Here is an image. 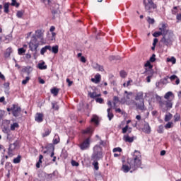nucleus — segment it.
<instances>
[{"mask_svg": "<svg viewBox=\"0 0 181 181\" xmlns=\"http://www.w3.org/2000/svg\"><path fill=\"white\" fill-rule=\"evenodd\" d=\"M127 163L129 164V166L123 165L122 168V170H123L124 173H128L130 169H132V170H136V169L140 168L142 164V161H141V153L136 150L134 151L132 158L127 159Z\"/></svg>", "mask_w": 181, "mask_h": 181, "instance_id": "f257e3e1", "label": "nucleus"}, {"mask_svg": "<svg viewBox=\"0 0 181 181\" xmlns=\"http://www.w3.org/2000/svg\"><path fill=\"white\" fill-rule=\"evenodd\" d=\"M174 36L175 35H173V32L167 29L166 32L163 33V35L160 40V42L165 46H172L174 40Z\"/></svg>", "mask_w": 181, "mask_h": 181, "instance_id": "f03ea898", "label": "nucleus"}, {"mask_svg": "<svg viewBox=\"0 0 181 181\" xmlns=\"http://www.w3.org/2000/svg\"><path fill=\"white\" fill-rule=\"evenodd\" d=\"M143 4L147 13H153L158 9V5L153 0H144Z\"/></svg>", "mask_w": 181, "mask_h": 181, "instance_id": "7ed1b4c3", "label": "nucleus"}, {"mask_svg": "<svg viewBox=\"0 0 181 181\" xmlns=\"http://www.w3.org/2000/svg\"><path fill=\"white\" fill-rule=\"evenodd\" d=\"M28 45L30 50L31 52H34V59H37V47H39L40 44L39 42H37V39H36V37L33 36Z\"/></svg>", "mask_w": 181, "mask_h": 181, "instance_id": "20e7f679", "label": "nucleus"}, {"mask_svg": "<svg viewBox=\"0 0 181 181\" xmlns=\"http://www.w3.org/2000/svg\"><path fill=\"white\" fill-rule=\"evenodd\" d=\"M100 159H103V148L99 145H96L93 148L91 160H100Z\"/></svg>", "mask_w": 181, "mask_h": 181, "instance_id": "39448f33", "label": "nucleus"}, {"mask_svg": "<svg viewBox=\"0 0 181 181\" xmlns=\"http://www.w3.org/2000/svg\"><path fill=\"white\" fill-rule=\"evenodd\" d=\"M132 92L125 90L124 97L122 98V103H123V104H127V105H133V104H135V100H132Z\"/></svg>", "mask_w": 181, "mask_h": 181, "instance_id": "423d86ee", "label": "nucleus"}, {"mask_svg": "<svg viewBox=\"0 0 181 181\" xmlns=\"http://www.w3.org/2000/svg\"><path fill=\"white\" fill-rule=\"evenodd\" d=\"M136 101H139L140 103H135V105L139 108V110H141L143 111V110H145V104L144 103V93L139 92L136 94V96L135 98Z\"/></svg>", "mask_w": 181, "mask_h": 181, "instance_id": "0eeeda50", "label": "nucleus"}, {"mask_svg": "<svg viewBox=\"0 0 181 181\" xmlns=\"http://www.w3.org/2000/svg\"><path fill=\"white\" fill-rule=\"evenodd\" d=\"M159 30L160 31L155 32L153 34V36L154 37H159V36H163V33H165L168 30V25L162 23L161 26H160L159 28Z\"/></svg>", "mask_w": 181, "mask_h": 181, "instance_id": "6e6552de", "label": "nucleus"}, {"mask_svg": "<svg viewBox=\"0 0 181 181\" xmlns=\"http://www.w3.org/2000/svg\"><path fill=\"white\" fill-rule=\"evenodd\" d=\"M81 151H86L90 148V138L85 139L81 144L78 145Z\"/></svg>", "mask_w": 181, "mask_h": 181, "instance_id": "1a4fd4ad", "label": "nucleus"}, {"mask_svg": "<svg viewBox=\"0 0 181 181\" xmlns=\"http://www.w3.org/2000/svg\"><path fill=\"white\" fill-rule=\"evenodd\" d=\"M18 145H19V143L18 141H15L13 144L9 145L8 151V156H13V151L16 149Z\"/></svg>", "mask_w": 181, "mask_h": 181, "instance_id": "9d476101", "label": "nucleus"}, {"mask_svg": "<svg viewBox=\"0 0 181 181\" xmlns=\"http://www.w3.org/2000/svg\"><path fill=\"white\" fill-rule=\"evenodd\" d=\"M22 109H21V107L13 105V117H19V115L21 114V111Z\"/></svg>", "mask_w": 181, "mask_h": 181, "instance_id": "9b49d317", "label": "nucleus"}, {"mask_svg": "<svg viewBox=\"0 0 181 181\" xmlns=\"http://www.w3.org/2000/svg\"><path fill=\"white\" fill-rule=\"evenodd\" d=\"M91 81L93 83H95V84H98V83L101 81V75H100L99 74H96L95 76V78H91Z\"/></svg>", "mask_w": 181, "mask_h": 181, "instance_id": "f8f14e48", "label": "nucleus"}, {"mask_svg": "<svg viewBox=\"0 0 181 181\" xmlns=\"http://www.w3.org/2000/svg\"><path fill=\"white\" fill-rule=\"evenodd\" d=\"M35 119L37 122H43V114L37 113L35 115Z\"/></svg>", "mask_w": 181, "mask_h": 181, "instance_id": "ddd939ff", "label": "nucleus"}, {"mask_svg": "<svg viewBox=\"0 0 181 181\" xmlns=\"http://www.w3.org/2000/svg\"><path fill=\"white\" fill-rule=\"evenodd\" d=\"M144 132L146 134H151V126H149V123H146L143 128Z\"/></svg>", "mask_w": 181, "mask_h": 181, "instance_id": "4468645a", "label": "nucleus"}, {"mask_svg": "<svg viewBox=\"0 0 181 181\" xmlns=\"http://www.w3.org/2000/svg\"><path fill=\"white\" fill-rule=\"evenodd\" d=\"M47 50H52V47L50 45H46L45 47H42L40 51V54L43 56V54H45Z\"/></svg>", "mask_w": 181, "mask_h": 181, "instance_id": "2eb2a0df", "label": "nucleus"}, {"mask_svg": "<svg viewBox=\"0 0 181 181\" xmlns=\"http://www.w3.org/2000/svg\"><path fill=\"white\" fill-rule=\"evenodd\" d=\"M93 67L98 71H104V67L98 64H93Z\"/></svg>", "mask_w": 181, "mask_h": 181, "instance_id": "dca6fc26", "label": "nucleus"}, {"mask_svg": "<svg viewBox=\"0 0 181 181\" xmlns=\"http://www.w3.org/2000/svg\"><path fill=\"white\" fill-rule=\"evenodd\" d=\"M123 139L125 142H129V144L134 142V137H129V135L124 136Z\"/></svg>", "mask_w": 181, "mask_h": 181, "instance_id": "f3484780", "label": "nucleus"}, {"mask_svg": "<svg viewBox=\"0 0 181 181\" xmlns=\"http://www.w3.org/2000/svg\"><path fill=\"white\" fill-rule=\"evenodd\" d=\"M107 117L109 118V121H111L114 118V114L111 112V107H109L107 110Z\"/></svg>", "mask_w": 181, "mask_h": 181, "instance_id": "a211bd4d", "label": "nucleus"}, {"mask_svg": "<svg viewBox=\"0 0 181 181\" xmlns=\"http://www.w3.org/2000/svg\"><path fill=\"white\" fill-rule=\"evenodd\" d=\"M165 105L167 108V110H170L172 108L173 103H172V100H167L165 102Z\"/></svg>", "mask_w": 181, "mask_h": 181, "instance_id": "6ab92c4d", "label": "nucleus"}, {"mask_svg": "<svg viewBox=\"0 0 181 181\" xmlns=\"http://www.w3.org/2000/svg\"><path fill=\"white\" fill-rule=\"evenodd\" d=\"M172 118H173V115L171 113H168L165 115L164 120L165 122H168V121H170Z\"/></svg>", "mask_w": 181, "mask_h": 181, "instance_id": "aec40b11", "label": "nucleus"}, {"mask_svg": "<svg viewBox=\"0 0 181 181\" xmlns=\"http://www.w3.org/2000/svg\"><path fill=\"white\" fill-rule=\"evenodd\" d=\"M36 37L38 39H43V33L41 30H37L35 31Z\"/></svg>", "mask_w": 181, "mask_h": 181, "instance_id": "412c9836", "label": "nucleus"}, {"mask_svg": "<svg viewBox=\"0 0 181 181\" xmlns=\"http://www.w3.org/2000/svg\"><path fill=\"white\" fill-rule=\"evenodd\" d=\"M93 161L92 165L94 166V169L95 170H98L100 169V167L98 166V160H91Z\"/></svg>", "mask_w": 181, "mask_h": 181, "instance_id": "4be33fe9", "label": "nucleus"}, {"mask_svg": "<svg viewBox=\"0 0 181 181\" xmlns=\"http://www.w3.org/2000/svg\"><path fill=\"white\" fill-rule=\"evenodd\" d=\"M51 51L54 54H57L59 53V46L57 45L53 46L52 47H51Z\"/></svg>", "mask_w": 181, "mask_h": 181, "instance_id": "5701e85b", "label": "nucleus"}, {"mask_svg": "<svg viewBox=\"0 0 181 181\" xmlns=\"http://www.w3.org/2000/svg\"><path fill=\"white\" fill-rule=\"evenodd\" d=\"M9 3H5L4 4V13H9Z\"/></svg>", "mask_w": 181, "mask_h": 181, "instance_id": "b1692460", "label": "nucleus"}, {"mask_svg": "<svg viewBox=\"0 0 181 181\" xmlns=\"http://www.w3.org/2000/svg\"><path fill=\"white\" fill-rule=\"evenodd\" d=\"M88 95L89 97H90V98H95V97H100L101 94H97V93L95 92H93V93L90 92L88 93Z\"/></svg>", "mask_w": 181, "mask_h": 181, "instance_id": "393cba45", "label": "nucleus"}, {"mask_svg": "<svg viewBox=\"0 0 181 181\" xmlns=\"http://www.w3.org/2000/svg\"><path fill=\"white\" fill-rule=\"evenodd\" d=\"M12 53V48L8 47L6 49L5 52V57H9L11 56V54Z\"/></svg>", "mask_w": 181, "mask_h": 181, "instance_id": "a878e982", "label": "nucleus"}, {"mask_svg": "<svg viewBox=\"0 0 181 181\" xmlns=\"http://www.w3.org/2000/svg\"><path fill=\"white\" fill-rule=\"evenodd\" d=\"M16 128H19V124L15 122V123L11 124V127H10L11 131H15V129H16Z\"/></svg>", "mask_w": 181, "mask_h": 181, "instance_id": "bb28decb", "label": "nucleus"}, {"mask_svg": "<svg viewBox=\"0 0 181 181\" xmlns=\"http://www.w3.org/2000/svg\"><path fill=\"white\" fill-rule=\"evenodd\" d=\"M38 69H40V70H46L47 66L45 65V62H42L38 64Z\"/></svg>", "mask_w": 181, "mask_h": 181, "instance_id": "cd10ccee", "label": "nucleus"}, {"mask_svg": "<svg viewBox=\"0 0 181 181\" xmlns=\"http://www.w3.org/2000/svg\"><path fill=\"white\" fill-rule=\"evenodd\" d=\"M118 103H119V98H118V96H114L113 105H114L115 108V107H117V104H118Z\"/></svg>", "mask_w": 181, "mask_h": 181, "instance_id": "c85d7f7f", "label": "nucleus"}, {"mask_svg": "<svg viewBox=\"0 0 181 181\" xmlns=\"http://www.w3.org/2000/svg\"><path fill=\"white\" fill-rule=\"evenodd\" d=\"M60 142V139L59 138V136L55 135L53 139V144L57 145Z\"/></svg>", "mask_w": 181, "mask_h": 181, "instance_id": "c756f323", "label": "nucleus"}, {"mask_svg": "<svg viewBox=\"0 0 181 181\" xmlns=\"http://www.w3.org/2000/svg\"><path fill=\"white\" fill-rule=\"evenodd\" d=\"M51 93L56 97L59 94V88H54L51 89Z\"/></svg>", "mask_w": 181, "mask_h": 181, "instance_id": "7c9ffc66", "label": "nucleus"}, {"mask_svg": "<svg viewBox=\"0 0 181 181\" xmlns=\"http://www.w3.org/2000/svg\"><path fill=\"white\" fill-rule=\"evenodd\" d=\"M50 132H52V130L50 129H47L45 132L42 134V137L45 138L46 136H49V135H50Z\"/></svg>", "mask_w": 181, "mask_h": 181, "instance_id": "2f4dec72", "label": "nucleus"}, {"mask_svg": "<svg viewBox=\"0 0 181 181\" xmlns=\"http://www.w3.org/2000/svg\"><path fill=\"white\" fill-rule=\"evenodd\" d=\"M91 132H93V127H88L83 131V134H91Z\"/></svg>", "mask_w": 181, "mask_h": 181, "instance_id": "473e14b6", "label": "nucleus"}, {"mask_svg": "<svg viewBox=\"0 0 181 181\" xmlns=\"http://www.w3.org/2000/svg\"><path fill=\"white\" fill-rule=\"evenodd\" d=\"M18 53L20 56H22V54H23V53H26V49L25 48H19L18 49Z\"/></svg>", "mask_w": 181, "mask_h": 181, "instance_id": "72a5a7b5", "label": "nucleus"}, {"mask_svg": "<svg viewBox=\"0 0 181 181\" xmlns=\"http://www.w3.org/2000/svg\"><path fill=\"white\" fill-rule=\"evenodd\" d=\"M119 74H120V77H122V78H125V77H127V76H128V74H127V72L124 70L120 71Z\"/></svg>", "mask_w": 181, "mask_h": 181, "instance_id": "f704fd0d", "label": "nucleus"}, {"mask_svg": "<svg viewBox=\"0 0 181 181\" xmlns=\"http://www.w3.org/2000/svg\"><path fill=\"white\" fill-rule=\"evenodd\" d=\"M172 95H173V93H172L171 91L165 93V95H164V98L165 100H169V97H172Z\"/></svg>", "mask_w": 181, "mask_h": 181, "instance_id": "c9c22d12", "label": "nucleus"}, {"mask_svg": "<svg viewBox=\"0 0 181 181\" xmlns=\"http://www.w3.org/2000/svg\"><path fill=\"white\" fill-rule=\"evenodd\" d=\"M29 80H30V77L26 76L25 79L22 81V84L23 86H26V84H28V83H29Z\"/></svg>", "mask_w": 181, "mask_h": 181, "instance_id": "e433bc0d", "label": "nucleus"}, {"mask_svg": "<svg viewBox=\"0 0 181 181\" xmlns=\"http://www.w3.org/2000/svg\"><path fill=\"white\" fill-rule=\"evenodd\" d=\"M167 62H171V63H173V64H176V58H175V57H172L171 58H168L167 59Z\"/></svg>", "mask_w": 181, "mask_h": 181, "instance_id": "4c0bfd02", "label": "nucleus"}, {"mask_svg": "<svg viewBox=\"0 0 181 181\" xmlns=\"http://www.w3.org/2000/svg\"><path fill=\"white\" fill-rule=\"evenodd\" d=\"M172 127H173V122H169L168 123H167L165 125V128L166 129H169V128H172Z\"/></svg>", "mask_w": 181, "mask_h": 181, "instance_id": "58836bf2", "label": "nucleus"}, {"mask_svg": "<svg viewBox=\"0 0 181 181\" xmlns=\"http://www.w3.org/2000/svg\"><path fill=\"white\" fill-rule=\"evenodd\" d=\"M147 22L150 23V25H153L155 23V19L151 18V17H147Z\"/></svg>", "mask_w": 181, "mask_h": 181, "instance_id": "ea45409f", "label": "nucleus"}, {"mask_svg": "<svg viewBox=\"0 0 181 181\" xmlns=\"http://www.w3.org/2000/svg\"><path fill=\"white\" fill-rule=\"evenodd\" d=\"M174 121L175 122H177V121H180V115L176 113L175 115H174Z\"/></svg>", "mask_w": 181, "mask_h": 181, "instance_id": "a19ab883", "label": "nucleus"}, {"mask_svg": "<svg viewBox=\"0 0 181 181\" xmlns=\"http://www.w3.org/2000/svg\"><path fill=\"white\" fill-rule=\"evenodd\" d=\"M91 122H94L95 124H98V117L94 115L93 118L91 119Z\"/></svg>", "mask_w": 181, "mask_h": 181, "instance_id": "79ce46f5", "label": "nucleus"}, {"mask_svg": "<svg viewBox=\"0 0 181 181\" xmlns=\"http://www.w3.org/2000/svg\"><path fill=\"white\" fill-rule=\"evenodd\" d=\"M119 59H121V57H119V56H110L109 57V59L110 60V62H112V60H119Z\"/></svg>", "mask_w": 181, "mask_h": 181, "instance_id": "37998d69", "label": "nucleus"}, {"mask_svg": "<svg viewBox=\"0 0 181 181\" xmlns=\"http://www.w3.org/2000/svg\"><path fill=\"white\" fill-rule=\"evenodd\" d=\"M21 156H18L17 158L13 159V163H20L21 162Z\"/></svg>", "mask_w": 181, "mask_h": 181, "instance_id": "c03bdc74", "label": "nucleus"}, {"mask_svg": "<svg viewBox=\"0 0 181 181\" xmlns=\"http://www.w3.org/2000/svg\"><path fill=\"white\" fill-rule=\"evenodd\" d=\"M52 105L53 110H55L56 111L59 110V105H57V103H52Z\"/></svg>", "mask_w": 181, "mask_h": 181, "instance_id": "a18cd8bd", "label": "nucleus"}, {"mask_svg": "<svg viewBox=\"0 0 181 181\" xmlns=\"http://www.w3.org/2000/svg\"><path fill=\"white\" fill-rule=\"evenodd\" d=\"M16 16L17 18H22V16H23V11H18L16 13Z\"/></svg>", "mask_w": 181, "mask_h": 181, "instance_id": "49530a36", "label": "nucleus"}, {"mask_svg": "<svg viewBox=\"0 0 181 181\" xmlns=\"http://www.w3.org/2000/svg\"><path fill=\"white\" fill-rule=\"evenodd\" d=\"M168 80H169V76L165 77V78L162 80L163 84H168Z\"/></svg>", "mask_w": 181, "mask_h": 181, "instance_id": "de8ad7c7", "label": "nucleus"}, {"mask_svg": "<svg viewBox=\"0 0 181 181\" xmlns=\"http://www.w3.org/2000/svg\"><path fill=\"white\" fill-rule=\"evenodd\" d=\"M11 6H16V8H18L19 4L16 3V0H12Z\"/></svg>", "mask_w": 181, "mask_h": 181, "instance_id": "09e8293b", "label": "nucleus"}, {"mask_svg": "<svg viewBox=\"0 0 181 181\" xmlns=\"http://www.w3.org/2000/svg\"><path fill=\"white\" fill-rule=\"evenodd\" d=\"M155 57H156V55H155V54H153V55L149 59L151 63H153L155 60H156Z\"/></svg>", "mask_w": 181, "mask_h": 181, "instance_id": "8fccbe9b", "label": "nucleus"}, {"mask_svg": "<svg viewBox=\"0 0 181 181\" xmlns=\"http://www.w3.org/2000/svg\"><path fill=\"white\" fill-rule=\"evenodd\" d=\"M95 101L96 103H99V104H103V103H104V100L101 98H97Z\"/></svg>", "mask_w": 181, "mask_h": 181, "instance_id": "3c124183", "label": "nucleus"}, {"mask_svg": "<svg viewBox=\"0 0 181 181\" xmlns=\"http://www.w3.org/2000/svg\"><path fill=\"white\" fill-rule=\"evenodd\" d=\"M157 131L158 134H163V126H159Z\"/></svg>", "mask_w": 181, "mask_h": 181, "instance_id": "603ef678", "label": "nucleus"}, {"mask_svg": "<svg viewBox=\"0 0 181 181\" xmlns=\"http://www.w3.org/2000/svg\"><path fill=\"white\" fill-rule=\"evenodd\" d=\"M145 67H148V69H152L153 66H152V64H151V62L148 61L145 64Z\"/></svg>", "mask_w": 181, "mask_h": 181, "instance_id": "864d4df0", "label": "nucleus"}, {"mask_svg": "<svg viewBox=\"0 0 181 181\" xmlns=\"http://www.w3.org/2000/svg\"><path fill=\"white\" fill-rule=\"evenodd\" d=\"M113 152H122V148L119 147L115 148H113Z\"/></svg>", "mask_w": 181, "mask_h": 181, "instance_id": "5fc2aeb1", "label": "nucleus"}, {"mask_svg": "<svg viewBox=\"0 0 181 181\" xmlns=\"http://www.w3.org/2000/svg\"><path fill=\"white\" fill-rule=\"evenodd\" d=\"M173 15H176L177 13V7H174L173 10L172 11Z\"/></svg>", "mask_w": 181, "mask_h": 181, "instance_id": "6e6d98bb", "label": "nucleus"}, {"mask_svg": "<svg viewBox=\"0 0 181 181\" xmlns=\"http://www.w3.org/2000/svg\"><path fill=\"white\" fill-rule=\"evenodd\" d=\"M127 131H128V125H126V126L122 129V134H127Z\"/></svg>", "mask_w": 181, "mask_h": 181, "instance_id": "4d7b16f0", "label": "nucleus"}, {"mask_svg": "<svg viewBox=\"0 0 181 181\" xmlns=\"http://www.w3.org/2000/svg\"><path fill=\"white\" fill-rule=\"evenodd\" d=\"M177 78V76H176V75H172L170 77V80H171V81H173V80H176Z\"/></svg>", "mask_w": 181, "mask_h": 181, "instance_id": "13d9d810", "label": "nucleus"}, {"mask_svg": "<svg viewBox=\"0 0 181 181\" xmlns=\"http://www.w3.org/2000/svg\"><path fill=\"white\" fill-rule=\"evenodd\" d=\"M71 165H72V166H78L79 164L76 160H72L71 161Z\"/></svg>", "mask_w": 181, "mask_h": 181, "instance_id": "bf43d9fd", "label": "nucleus"}, {"mask_svg": "<svg viewBox=\"0 0 181 181\" xmlns=\"http://www.w3.org/2000/svg\"><path fill=\"white\" fill-rule=\"evenodd\" d=\"M66 83H68L69 87H71V84H73V81H70L69 78H66Z\"/></svg>", "mask_w": 181, "mask_h": 181, "instance_id": "052dcab7", "label": "nucleus"}, {"mask_svg": "<svg viewBox=\"0 0 181 181\" xmlns=\"http://www.w3.org/2000/svg\"><path fill=\"white\" fill-rule=\"evenodd\" d=\"M42 159H43V156L42 155H40L39 156V160H38V163H42Z\"/></svg>", "mask_w": 181, "mask_h": 181, "instance_id": "680f3d73", "label": "nucleus"}, {"mask_svg": "<svg viewBox=\"0 0 181 181\" xmlns=\"http://www.w3.org/2000/svg\"><path fill=\"white\" fill-rule=\"evenodd\" d=\"M9 37H11V35H6L5 37V40L4 42H6V43H8V42H9Z\"/></svg>", "mask_w": 181, "mask_h": 181, "instance_id": "e2e57ef3", "label": "nucleus"}, {"mask_svg": "<svg viewBox=\"0 0 181 181\" xmlns=\"http://www.w3.org/2000/svg\"><path fill=\"white\" fill-rule=\"evenodd\" d=\"M0 78H1V80L5 81V76H4V74H2L1 72H0Z\"/></svg>", "mask_w": 181, "mask_h": 181, "instance_id": "0e129e2a", "label": "nucleus"}, {"mask_svg": "<svg viewBox=\"0 0 181 181\" xmlns=\"http://www.w3.org/2000/svg\"><path fill=\"white\" fill-rule=\"evenodd\" d=\"M81 62H82V63H86V57H81Z\"/></svg>", "mask_w": 181, "mask_h": 181, "instance_id": "69168bd1", "label": "nucleus"}, {"mask_svg": "<svg viewBox=\"0 0 181 181\" xmlns=\"http://www.w3.org/2000/svg\"><path fill=\"white\" fill-rule=\"evenodd\" d=\"M39 83H40V84H45V80H43V79H42V78H39Z\"/></svg>", "mask_w": 181, "mask_h": 181, "instance_id": "338daca9", "label": "nucleus"}, {"mask_svg": "<svg viewBox=\"0 0 181 181\" xmlns=\"http://www.w3.org/2000/svg\"><path fill=\"white\" fill-rule=\"evenodd\" d=\"M152 77V76H147L146 78V80H147V83H151V78Z\"/></svg>", "mask_w": 181, "mask_h": 181, "instance_id": "774afa93", "label": "nucleus"}]
</instances>
